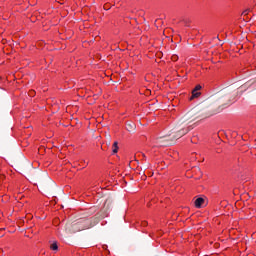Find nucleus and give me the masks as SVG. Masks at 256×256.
I'll return each mask as SVG.
<instances>
[{
    "instance_id": "f257e3e1",
    "label": "nucleus",
    "mask_w": 256,
    "mask_h": 256,
    "mask_svg": "<svg viewBox=\"0 0 256 256\" xmlns=\"http://www.w3.org/2000/svg\"><path fill=\"white\" fill-rule=\"evenodd\" d=\"M194 203L197 209H201V207L203 206V203H205V199L197 198Z\"/></svg>"
},
{
    "instance_id": "423d86ee",
    "label": "nucleus",
    "mask_w": 256,
    "mask_h": 256,
    "mask_svg": "<svg viewBox=\"0 0 256 256\" xmlns=\"http://www.w3.org/2000/svg\"><path fill=\"white\" fill-rule=\"evenodd\" d=\"M186 133H189V129H183L180 131V137H183V135H186Z\"/></svg>"
},
{
    "instance_id": "0eeeda50",
    "label": "nucleus",
    "mask_w": 256,
    "mask_h": 256,
    "mask_svg": "<svg viewBox=\"0 0 256 256\" xmlns=\"http://www.w3.org/2000/svg\"><path fill=\"white\" fill-rule=\"evenodd\" d=\"M242 15H249V10H244V11L242 12Z\"/></svg>"
},
{
    "instance_id": "7ed1b4c3",
    "label": "nucleus",
    "mask_w": 256,
    "mask_h": 256,
    "mask_svg": "<svg viewBox=\"0 0 256 256\" xmlns=\"http://www.w3.org/2000/svg\"><path fill=\"white\" fill-rule=\"evenodd\" d=\"M126 129H127V131H132L133 129H135V123H133V122L127 123Z\"/></svg>"
},
{
    "instance_id": "f03ea898",
    "label": "nucleus",
    "mask_w": 256,
    "mask_h": 256,
    "mask_svg": "<svg viewBox=\"0 0 256 256\" xmlns=\"http://www.w3.org/2000/svg\"><path fill=\"white\" fill-rule=\"evenodd\" d=\"M198 91H201V85H197L195 89L192 91V97H199L201 93Z\"/></svg>"
},
{
    "instance_id": "20e7f679",
    "label": "nucleus",
    "mask_w": 256,
    "mask_h": 256,
    "mask_svg": "<svg viewBox=\"0 0 256 256\" xmlns=\"http://www.w3.org/2000/svg\"><path fill=\"white\" fill-rule=\"evenodd\" d=\"M50 249L52 251H57V249H59V246L57 245V242L52 243V245L50 246Z\"/></svg>"
},
{
    "instance_id": "39448f33",
    "label": "nucleus",
    "mask_w": 256,
    "mask_h": 256,
    "mask_svg": "<svg viewBox=\"0 0 256 256\" xmlns=\"http://www.w3.org/2000/svg\"><path fill=\"white\" fill-rule=\"evenodd\" d=\"M112 151H113V153H117V151H119V147L117 146V142H114Z\"/></svg>"
}]
</instances>
